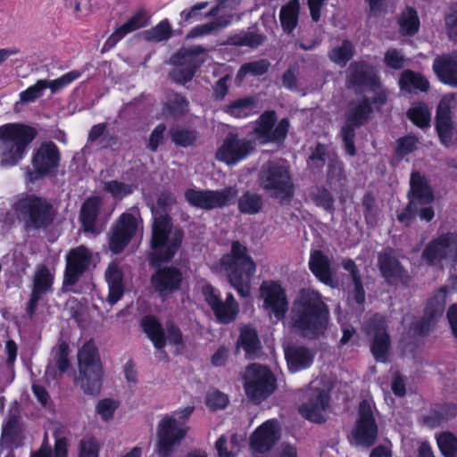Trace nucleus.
Here are the masks:
<instances>
[{"instance_id":"nucleus-63","label":"nucleus","mask_w":457,"mask_h":457,"mask_svg":"<svg viewBox=\"0 0 457 457\" xmlns=\"http://www.w3.org/2000/svg\"><path fill=\"white\" fill-rule=\"evenodd\" d=\"M384 62L386 66L395 70H400L404 66L405 59L400 51L392 48L386 52Z\"/></svg>"},{"instance_id":"nucleus-1","label":"nucleus","mask_w":457,"mask_h":457,"mask_svg":"<svg viewBox=\"0 0 457 457\" xmlns=\"http://www.w3.org/2000/svg\"><path fill=\"white\" fill-rule=\"evenodd\" d=\"M328 321V311L320 295L302 289L295 303L292 327L302 337L315 339L324 334Z\"/></svg>"},{"instance_id":"nucleus-2","label":"nucleus","mask_w":457,"mask_h":457,"mask_svg":"<svg viewBox=\"0 0 457 457\" xmlns=\"http://www.w3.org/2000/svg\"><path fill=\"white\" fill-rule=\"evenodd\" d=\"M168 206L167 202H151L149 204L154 218L151 239L154 262L170 260L182 241L183 232L172 226Z\"/></svg>"},{"instance_id":"nucleus-45","label":"nucleus","mask_w":457,"mask_h":457,"mask_svg":"<svg viewBox=\"0 0 457 457\" xmlns=\"http://www.w3.org/2000/svg\"><path fill=\"white\" fill-rule=\"evenodd\" d=\"M398 23L403 35H414L420 27L417 12L411 7H407L399 17Z\"/></svg>"},{"instance_id":"nucleus-55","label":"nucleus","mask_w":457,"mask_h":457,"mask_svg":"<svg viewBox=\"0 0 457 457\" xmlns=\"http://www.w3.org/2000/svg\"><path fill=\"white\" fill-rule=\"evenodd\" d=\"M119 406V401L111 398H104L97 403L96 411V413L101 416L103 420L110 421L113 419L114 412Z\"/></svg>"},{"instance_id":"nucleus-6","label":"nucleus","mask_w":457,"mask_h":457,"mask_svg":"<svg viewBox=\"0 0 457 457\" xmlns=\"http://www.w3.org/2000/svg\"><path fill=\"white\" fill-rule=\"evenodd\" d=\"M372 113L373 107L368 97L363 96L349 102L345 113V120L340 129L339 135L344 142L345 150L350 156L356 154L355 129L366 124Z\"/></svg>"},{"instance_id":"nucleus-10","label":"nucleus","mask_w":457,"mask_h":457,"mask_svg":"<svg viewBox=\"0 0 457 457\" xmlns=\"http://www.w3.org/2000/svg\"><path fill=\"white\" fill-rule=\"evenodd\" d=\"M422 257L432 265H453L457 262V235L444 234L432 240L422 252Z\"/></svg>"},{"instance_id":"nucleus-25","label":"nucleus","mask_w":457,"mask_h":457,"mask_svg":"<svg viewBox=\"0 0 457 457\" xmlns=\"http://www.w3.org/2000/svg\"><path fill=\"white\" fill-rule=\"evenodd\" d=\"M446 295L447 289L445 287H442L428 300L424 317L420 322V333L421 335L428 334L436 320L442 317L446 304Z\"/></svg>"},{"instance_id":"nucleus-57","label":"nucleus","mask_w":457,"mask_h":457,"mask_svg":"<svg viewBox=\"0 0 457 457\" xmlns=\"http://www.w3.org/2000/svg\"><path fill=\"white\" fill-rule=\"evenodd\" d=\"M327 146L322 144H317V145L312 149V153L308 158V166L311 169H321L326 163Z\"/></svg>"},{"instance_id":"nucleus-11","label":"nucleus","mask_w":457,"mask_h":457,"mask_svg":"<svg viewBox=\"0 0 457 457\" xmlns=\"http://www.w3.org/2000/svg\"><path fill=\"white\" fill-rule=\"evenodd\" d=\"M34 170H28L26 178L29 182L48 176L58 168L60 162V152L56 145L52 141L42 143L32 156Z\"/></svg>"},{"instance_id":"nucleus-59","label":"nucleus","mask_w":457,"mask_h":457,"mask_svg":"<svg viewBox=\"0 0 457 457\" xmlns=\"http://www.w3.org/2000/svg\"><path fill=\"white\" fill-rule=\"evenodd\" d=\"M48 87V81L46 79L38 80L34 86L21 93V101L23 103L32 102L38 98L44 89Z\"/></svg>"},{"instance_id":"nucleus-15","label":"nucleus","mask_w":457,"mask_h":457,"mask_svg":"<svg viewBox=\"0 0 457 457\" xmlns=\"http://www.w3.org/2000/svg\"><path fill=\"white\" fill-rule=\"evenodd\" d=\"M276 120L277 116L274 111L264 112L260 116L254 131L262 143L280 142L287 137L289 128L288 120L282 119L275 127Z\"/></svg>"},{"instance_id":"nucleus-14","label":"nucleus","mask_w":457,"mask_h":457,"mask_svg":"<svg viewBox=\"0 0 457 457\" xmlns=\"http://www.w3.org/2000/svg\"><path fill=\"white\" fill-rule=\"evenodd\" d=\"M365 333L373 337L371 353L378 361H386L390 346L386 320L382 315H372L363 326Z\"/></svg>"},{"instance_id":"nucleus-29","label":"nucleus","mask_w":457,"mask_h":457,"mask_svg":"<svg viewBox=\"0 0 457 457\" xmlns=\"http://www.w3.org/2000/svg\"><path fill=\"white\" fill-rule=\"evenodd\" d=\"M315 356L313 349L303 345H289L285 349V357L290 371L296 372L311 366Z\"/></svg>"},{"instance_id":"nucleus-16","label":"nucleus","mask_w":457,"mask_h":457,"mask_svg":"<svg viewBox=\"0 0 457 457\" xmlns=\"http://www.w3.org/2000/svg\"><path fill=\"white\" fill-rule=\"evenodd\" d=\"M203 294L205 301L220 322L228 324L236 319L238 313V304L232 294H228L225 302H223L210 285L204 287Z\"/></svg>"},{"instance_id":"nucleus-61","label":"nucleus","mask_w":457,"mask_h":457,"mask_svg":"<svg viewBox=\"0 0 457 457\" xmlns=\"http://www.w3.org/2000/svg\"><path fill=\"white\" fill-rule=\"evenodd\" d=\"M228 403V396L218 390H211L207 393L206 404L212 410L223 409Z\"/></svg>"},{"instance_id":"nucleus-60","label":"nucleus","mask_w":457,"mask_h":457,"mask_svg":"<svg viewBox=\"0 0 457 457\" xmlns=\"http://www.w3.org/2000/svg\"><path fill=\"white\" fill-rule=\"evenodd\" d=\"M445 28L450 39L457 38V4H452L445 17Z\"/></svg>"},{"instance_id":"nucleus-21","label":"nucleus","mask_w":457,"mask_h":457,"mask_svg":"<svg viewBox=\"0 0 457 457\" xmlns=\"http://www.w3.org/2000/svg\"><path fill=\"white\" fill-rule=\"evenodd\" d=\"M260 290L265 308L274 314L277 320H282L288 309L283 288L275 282H263Z\"/></svg>"},{"instance_id":"nucleus-19","label":"nucleus","mask_w":457,"mask_h":457,"mask_svg":"<svg viewBox=\"0 0 457 457\" xmlns=\"http://www.w3.org/2000/svg\"><path fill=\"white\" fill-rule=\"evenodd\" d=\"M92 253L83 245L71 249L67 255L63 286H73L89 267Z\"/></svg>"},{"instance_id":"nucleus-7","label":"nucleus","mask_w":457,"mask_h":457,"mask_svg":"<svg viewBox=\"0 0 457 457\" xmlns=\"http://www.w3.org/2000/svg\"><path fill=\"white\" fill-rule=\"evenodd\" d=\"M244 386L247 396L259 403L274 392L276 379L266 367L252 364L245 371Z\"/></svg>"},{"instance_id":"nucleus-46","label":"nucleus","mask_w":457,"mask_h":457,"mask_svg":"<svg viewBox=\"0 0 457 457\" xmlns=\"http://www.w3.org/2000/svg\"><path fill=\"white\" fill-rule=\"evenodd\" d=\"M21 427L16 418H11L3 428L2 442L5 445H20L21 440Z\"/></svg>"},{"instance_id":"nucleus-12","label":"nucleus","mask_w":457,"mask_h":457,"mask_svg":"<svg viewBox=\"0 0 457 457\" xmlns=\"http://www.w3.org/2000/svg\"><path fill=\"white\" fill-rule=\"evenodd\" d=\"M262 184L266 189L273 190L275 196L291 198L294 187L287 167L284 163L270 162L262 170Z\"/></svg>"},{"instance_id":"nucleus-34","label":"nucleus","mask_w":457,"mask_h":457,"mask_svg":"<svg viewBox=\"0 0 457 457\" xmlns=\"http://www.w3.org/2000/svg\"><path fill=\"white\" fill-rule=\"evenodd\" d=\"M309 266L312 273L325 284L331 283L330 261L320 250L312 253Z\"/></svg>"},{"instance_id":"nucleus-39","label":"nucleus","mask_w":457,"mask_h":457,"mask_svg":"<svg viewBox=\"0 0 457 457\" xmlns=\"http://www.w3.org/2000/svg\"><path fill=\"white\" fill-rule=\"evenodd\" d=\"M144 331L154 343L157 349H162L165 345V337L161 324L154 317L148 316L142 320Z\"/></svg>"},{"instance_id":"nucleus-49","label":"nucleus","mask_w":457,"mask_h":457,"mask_svg":"<svg viewBox=\"0 0 457 457\" xmlns=\"http://www.w3.org/2000/svg\"><path fill=\"white\" fill-rule=\"evenodd\" d=\"M270 66V63L266 59L245 62L240 67L237 78L241 80L247 74H253L254 76L263 75L268 71Z\"/></svg>"},{"instance_id":"nucleus-17","label":"nucleus","mask_w":457,"mask_h":457,"mask_svg":"<svg viewBox=\"0 0 457 457\" xmlns=\"http://www.w3.org/2000/svg\"><path fill=\"white\" fill-rule=\"evenodd\" d=\"M250 140L239 138L235 133H228L216 153V158L228 164H235L245 158L253 151Z\"/></svg>"},{"instance_id":"nucleus-36","label":"nucleus","mask_w":457,"mask_h":457,"mask_svg":"<svg viewBox=\"0 0 457 457\" xmlns=\"http://www.w3.org/2000/svg\"><path fill=\"white\" fill-rule=\"evenodd\" d=\"M54 276L49 269L40 264L37 267L32 278V294L43 295L52 290Z\"/></svg>"},{"instance_id":"nucleus-42","label":"nucleus","mask_w":457,"mask_h":457,"mask_svg":"<svg viewBox=\"0 0 457 457\" xmlns=\"http://www.w3.org/2000/svg\"><path fill=\"white\" fill-rule=\"evenodd\" d=\"M410 194L418 200H433V193L426 179L419 172H412L411 176Z\"/></svg>"},{"instance_id":"nucleus-8","label":"nucleus","mask_w":457,"mask_h":457,"mask_svg":"<svg viewBox=\"0 0 457 457\" xmlns=\"http://www.w3.org/2000/svg\"><path fill=\"white\" fill-rule=\"evenodd\" d=\"M13 209L27 229L46 228L55 216V211L47 202H15Z\"/></svg>"},{"instance_id":"nucleus-18","label":"nucleus","mask_w":457,"mask_h":457,"mask_svg":"<svg viewBox=\"0 0 457 457\" xmlns=\"http://www.w3.org/2000/svg\"><path fill=\"white\" fill-rule=\"evenodd\" d=\"M378 265L382 276L388 283L403 285L409 283L410 275L400 263L393 249L387 248L378 253Z\"/></svg>"},{"instance_id":"nucleus-43","label":"nucleus","mask_w":457,"mask_h":457,"mask_svg":"<svg viewBox=\"0 0 457 457\" xmlns=\"http://www.w3.org/2000/svg\"><path fill=\"white\" fill-rule=\"evenodd\" d=\"M231 19H232L231 14L221 15L212 22H208V23H205V24H203V25L194 28L193 29H191L188 32L187 37L195 38V37H201L204 35L211 34L214 30H219L220 29H223L230 23Z\"/></svg>"},{"instance_id":"nucleus-20","label":"nucleus","mask_w":457,"mask_h":457,"mask_svg":"<svg viewBox=\"0 0 457 457\" xmlns=\"http://www.w3.org/2000/svg\"><path fill=\"white\" fill-rule=\"evenodd\" d=\"M137 228V219L131 214H122L113 227L110 236V250L113 253H120L131 240Z\"/></svg>"},{"instance_id":"nucleus-62","label":"nucleus","mask_w":457,"mask_h":457,"mask_svg":"<svg viewBox=\"0 0 457 457\" xmlns=\"http://www.w3.org/2000/svg\"><path fill=\"white\" fill-rule=\"evenodd\" d=\"M195 72L192 68L186 69L182 66H175L169 76L174 82L185 84L193 79Z\"/></svg>"},{"instance_id":"nucleus-44","label":"nucleus","mask_w":457,"mask_h":457,"mask_svg":"<svg viewBox=\"0 0 457 457\" xmlns=\"http://www.w3.org/2000/svg\"><path fill=\"white\" fill-rule=\"evenodd\" d=\"M255 101L253 97L247 96L245 98L237 99L223 107V111L236 118H242L247 116L253 109Z\"/></svg>"},{"instance_id":"nucleus-24","label":"nucleus","mask_w":457,"mask_h":457,"mask_svg":"<svg viewBox=\"0 0 457 457\" xmlns=\"http://www.w3.org/2000/svg\"><path fill=\"white\" fill-rule=\"evenodd\" d=\"M279 427L276 420H271L261 425L251 436V445L258 453L269 452L279 439Z\"/></svg>"},{"instance_id":"nucleus-23","label":"nucleus","mask_w":457,"mask_h":457,"mask_svg":"<svg viewBox=\"0 0 457 457\" xmlns=\"http://www.w3.org/2000/svg\"><path fill=\"white\" fill-rule=\"evenodd\" d=\"M108 213L102 209V202H84L79 220L84 232L97 235L104 230Z\"/></svg>"},{"instance_id":"nucleus-4","label":"nucleus","mask_w":457,"mask_h":457,"mask_svg":"<svg viewBox=\"0 0 457 457\" xmlns=\"http://www.w3.org/2000/svg\"><path fill=\"white\" fill-rule=\"evenodd\" d=\"M221 265L227 272L229 284L242 297H248L251 292V279L256 265L247 254V249L239 242L232 244L229 253L221 259Z\"/></svg>"},{"instance_id":"nucleus-58","label":"nucleus","mask_w":457,"mask_h":457,"mask_svg":"<svg viewBox=\"0 0 457 457\" xmlns=\"http://www.w3.org/2000/svg\"><path fill=\"white\" fill-rule=\"evenodd\" d=\"M104 190L111 193L113 197H124L131 194L136 188L135 186L119 182L117 180H112L106 182L104 187Z\"/></svg>"},{"instance_id":"nucleus-50","label":"nucleus","mask_w":457,"mask_h":457,"mask_svg":"<svg viewBox=\"0 0 457 457\" xmlns=\"http://www.w3.org/2000/svg\"><path fill=\"white\" fill-rule=\"evenodd\" d=\"M171 141L179 146L187 147L196 141L197 134L195 130L182 128H174L170 130Z\"/></svg>"},{"instance_id":"nucleus-32","label":"nucleus","mask_w":457,"mask_h":457,"mask_svg":"<svg viewBox=\"0 0 457 457\" xmlns=\"http://www.w3.org/2000/svg\"><path fill=\"white\" fill-rule=\"evenodd\" d=\"M148 17L145 11H139L132 16L127 22L120 26L108 37L104 48L110 49L113 47L128 33L138 29L147 24Z\"/></svg>"},{"instance_id":"nucleus-47","label":"nucleus","mask_w":457,"mask_h":457,"mask_svg":"<svg viewBox=\"0 0 457 457\" xmlns=\"http://www.w3.org/2000/svg\"><path fill=\"white\" fill-rule=\"evenodd\" d=\"M165 107L173 116L183 115L188 112V102L185 96L176 92H170Z\"/></svg>"},{"instance_id":"nucleus-35","label":"nucleus","mask_w":457,"mask_h":457,"mask_svg":"<svg viewBox=\"0 0 457 457\" xmlns=\"http://www.w3.org/2000/svg\"><path fill=\"white\" fill-rule=\"evenodd\" d=\"M300 13L299 0H290L281 7L279 21L284 32L290 34L298 24Z\"/></svg>"},{"instance_id":"nucleus-54","label":"nucleus","mask_w":457,"mask_h":457,"mask_svg":"<svg viewBox=\"0 0 457 457\" xmlns=\"http://www.w3.org/2000/svg\"><path fill=\"white\" fill-rule=\"evenodd\" d=\"M240 441L237 435H232L229 442V451H227L223 449V445H228L227 439L225 436H220L215 445L219 457H235L239 452Z\"/></svg>"},{"instance_id":"nucleus-13","label":"nucleus","mask_w":457,"mask_h":457,"mask_svg":"<svg viewBox=\"0 0 457 457\" xmlns=\"http://www.w3.org/2000/svg\"><path fill=\"white\" fill-rule=\"evenodd\" d=\"M358 445L369 447L378 436V426L373 416L372 404L369 400H363L359 405V419L352 432Z\"/></svg>"},{"instance_id":"nucleus-28","label":"nucleus","mask_w":457,"mask_h":457,"mask_svg":"<svg viewBox=\"0 0 457 457\" xmlns=\"http://www.w3.org/2000/svg\"><path fill=\"white\" fill-rule=\"evenodd\" d=\"M433 71L441 82L457 87V51L437 55Z\"/></svg>"},{"instance_id":"nucleus-41","label":"nucleus","mask_w":457,"mask_h":457,"mask_svg":"<svg viewBox=\"0 0 457 457\" xmlns=\"http://www.w3.org/2000/svg\"><path fill=\"white\" fill-rule=\"evenodd\" d=\"M401 87L410 93L420 91H427L428 89V81L420 74L411 71L403 72L400 79Z\"/></svg>"},{"instance_id":"nucleus-64","label":"nucleus","mask_w":457,"mask_h":457,"mask_svg":"<svg viewBox=\"0 0 457 457\" xmlns=\"http://www.w3.org/2000/svg\"><path fill=\"white\" fill-rule=\"evenodd\" d=\"M99 446L96 439L88 438L80 442L79 457H98Z\"/></svg>"},{"instance_id":"nucleus-56","label":"nucleus","mask_w":457,"mask_h":457,"mask_svg":"<svg viewBox=\"0 0 457 457\" xmlns=\"http://www.w3.org/2000/svg\"><path fill=\"white\" fill-rule=\"evenodd\" d=\"M266 37L253 32H245L234 37V45L239 46L257 47L264 43Z\"/></svg>"},{"instance_id":"nucleus-48","label":"nucleus","mask_w":457,"mask_h":457,"mask_svg":"<svg viewBox=\"0 0 457 457\" xmlns=\"http://www.w3.org/2000/svg\"><path fill=\"white\" fill-rule=\"evenodd\" d=\"M142 36L148 42H160L168 39L171 36V28L169 21L164 20L155 27L145 30Z\"/></svg>"},{"instance_id":"nucleus-3","label":"nucleus","mask_w":457,"mask_h":457,"mask_svg":"<svg viewBox=\"0 0 457 457\" xmlns=\"http://www.w3.org/2000/svg\"><path fill=\"white\" fill-rule=\"evenodd\" d=\"M30 126L10 123L0 127V165L15 166L23 158L27 147L37 137Z\"/></svg>"},{"instance_id":"nucleus-22","label":"nucleus","mask_w":457,"mask_h":457,"mask_svg":"<svg viewBox=\"0 0 457 457\" xmlns=\"http://www.w3.org/2000/svg\"><path fill=\"white\" fill-rule=\"evenodd\" d=\"M328 406V395L321 389L314 388L309 392L308 400L299 408V411L305 419L320 423L325 421Z\"/></svg>"},{"instance_id":"nucleus-40","label":"nucleus","mask_w":457,"mask_h":457,"mask_svg":"<svg viewBox=\"0 0 457 457\" xmlns=\"http://www.w3.org/2000/svg\"><path fill=\"white\" fill-rule=\"evenodd\" d=\"M353 55L354 46L348 39L343 40L340 46L333 47L328 54L329 60L341 67H345Z\"/></svg>"},{"instance_id":"nucleus-38","label":"nucleus","mask_w":457,"mask_h":457,"mask_svg":"<svg viewBox=\"0 0 457 457\" xmlns=\"http://www.w3.org/2000/svg\"><path fill=\"white\" fill-rule=\"evenodd\" d=\"M237 345L242 347L248 356L256 354L261 348L256 330L249 326H244L240 331Z\"/></svg>"},{"instance_id":"nucleus-37","label":"nucleus","mask_w":457,"mask_h":457,"mask_svg":"<svg viewBox=\"0 0 457 457\" xmlns=\"http://www.w3.org/2000/svg\"><path fill=\"white\" fill-rule=\"evenodd\" d=\"M237 189L234 187L220 191H195L187 189L185 193L186 200H229L237 196Z\"/></svg>"},{"instance_id":"nucleus-31","label":"nucleus","mask_w":457,"mask_h":457,"mask_svg":"<svg viewBox=\"0 0 457 457\" xmlns=\"http://www.w3.org/2000/svg\"><path fill=\"white\" fill-rule=\"evenodd\" d=\"M69 353V345L60 341L52 350V358L46 367V374L56 378L58 373L62 375L66 372L71 367Z\"/></svg>"},{"instance_id":"nucleus-27","label":"nucleus","mask_w":457,"mask_h":457,"mask_svg":"<svg viewBox=\"0 0 457 457\" xmlns=\"http://www.w3.org/2000/svg\"><path fill=\"white\" fill-rule=\"evenodd\" d=\"M181 281V272L178 269L172 267L158 270L151 278L153 287L162 296H166L167 295L178 290Z\"/></svg>"},{"instance_id":"nucleus-26","label":"nucleus","mask_w":457,"mask_h":457,"mask_svg":"<svg viewBox=\"0 0 457 457\" xmlns=\"http://www.w3.org/2000/svg\"><path fill=\"white\" fill-rule=\"evenodd\" d=\"M377 84L374 69L363 61L353 62L347 70L346 86L350 87H374Z\"/></svg>"},{"instance_id":"nucleus-5","label":"nucleus","mask_w":457,"mask_h":457,"mask_svg":"<svg viewBox=\"0 0 457 457\" xmlns=\"http://www.w3.org/2000/svg\"><path fill=\"white\" fill-rule=\"evenodd\" d=\"M78 374L74 384L85 395L96 396L100 394L104 369L98 350L92 342L86 343L78 352Z\"/></svg>"},{"instance_id":"nucleus-30","label":"nucleus","mask_w":457,"mask_h":457,"mask_svg":"<svg viewBox=\"0 0 457 457\" xmlns=\"http://www.w3.org/2000/svg\"><path fill=\"white\" fill-rule=\"evenodd\" d=\"M105 279L109 287L107 302L111 306L115 304L123 295V274L117 262H112L105 270Z\"/></svg>"},{"instance_id":"nucleus-53","label":"nucleus","mask_w":457,"mask_h":457,"mask_svg":"<svg viewBox=\"0 0 457 457\" xmlns=\"http://www.w3.org/2000/svg\"><path fill=\"white\" fill-rule=\"evenodd\" d=\"M407 116L420 128H426L429 125L430 112L425 105H419L409 109Z\"/></svg>"},{"instance_id":"nucleus-9","label":"nucleus","mask_w":457,"mask_h":457,"mask_svg":"<svg viewBox=\"0 0 457 457\" xmlns=\"http://www.w3.org/2000/svg\"><path fill=\"white\" fill-rule=\"evenodd\" d=\"M188 427L179 423L174 417L165 416L157 427V453L160 457H170L176 446L186 437Z\"/></svg>"},{"instance_id":"nucleus-33","label":"nucleus","mask_w":457,"mask_h":457,"mask_svg":"<svg viewBox=\"0 0 457 457\" xmlns=\"http://www.w3.org/2000/svg\"><path fill=\"white\" fill-rule=\"evenodd\" d=\"M204 52L205 49L200 46L182 48L171 57L170 62L174 66H182L186 69L192 68L195 71L201 64L197 56Z\"/></svg>"},{"instance_id":"nucleus-51","label":"nucleus","mask_w":457,"mask_h":457,"mask_svg":"<svg viewBox=\"0 0 457 457\" xmlns=\"http://www.w3.org/2000/svg\"><path fill=\"white\" fill-rule=\"evenodd\" d=\"M436 127L439 138L445 145L457 144V129L452 120L436 124Z\"/></svg>"},{"instance_id":"nucleus-52","label":"nucleus","mask_w":457,"mask_h":457,"mask_svg":"<svg viewBox=\"0 0 457 457\" xmlns=\"http://www.w3.org/2000/svg\"><path fill=\"white\" fill-rule=\"evenodd\" d=\"M437 445L445 457H457V437L452 433H442L437 437Z\"/></svg>"}]
</instances>
